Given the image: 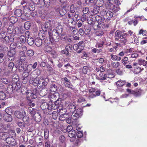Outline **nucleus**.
Returning a JSON list of instances; mask_svg holds the SVG:
<instances>
[{
	"instance_id": "f257e3e1",
	"label": "nucleus",
	"mask_w": 147,
	"mask_h": 147,
	"mask_svg": "<svg viewBox=\"0 0 147 147\" xmlns=\"http://www.w3.org/2000/svg\"><path fill=\"white\" fill-rule=\"evenodd\" d=\"M49 34L50 39L51 41L56 42L59 41L60 34L57 33L56 30H53L51 32H49Z\"/></svg>"
},
{
	"instance_id": "f03ea898",
	"label": "nucleus",
	"mask_w": 147,
	"mask_h": 147,
	"mask_svg": "<svg viewBox=\"0 0 147 147\" xmlns=\"http://www.w3.org/2000/svg\"><path fill=\"white\" fill-rule=\"evenodd\" d=\"M95 19L98 23L97 27L100 28H103L105 27L104 17L102 16L97 15L95 17Z\"/></svg>"
},
{
	"instance_id": "7ed1b4c3",
	"label": "nucleus",
	"mask_w": 147,
	"mask_h": 147,
	"mask_svg": "<svg viewBox=\"0 0 147 147\" xmlns=\"http://www.w3.org/2000/svg\"><path fill=\"white\" fill-rule=\"evenodd\" d=\"M31 65H27L26 63H25V65L24 67V72L23 74V76L25 78L28 77L30 73L32 71V68L31 67Z\"/></svg>"
},
{
	"instance_id": "20e7f679",
	"label": "nucleus",
	"mask_w": 147,
	"mask_h": 147,
	"mask_svg": "<svg viewBox=\"0 0 147 147\" xmlns=\"http://www.w3.org/2000/svg\"><path fill=\"white\" fill-rule=\"evenodd\" d=\"M44 79L42 77H37L34 79L33 81L30 79V84H33L34 86H36L37 85L41 84L42 81Z\"/></svg>"
},
{
	"instance_id": "39448f33",
	"label": "nucleus",
	"mask_w": 147,
	"mask_h": 147,
	"mask_svg": "<svg viewBox=\"0 0 147 147\" xmlns=\"http://www.w3.org/2000/svg\"><path fill=\"white\" fill-rule=\"evenodd\" d=\"M114 77L115 75L112 70L110 69H108L107 70V74H104L103 77L101 78V79L102 80H106L107 78H114Z\"/></svg>"
},
{
	"instance_id": "423d86ee",
	"label": "nucleus",
	"mask_w": 147,
	"mask_h": 147,
	"mask_svg": "<svg viewBox=\"0 0 147 147\" xmlns=\"http://www.w3.org/2000/svg\"><path fill=\"white\" fill-rule=\"evenodd\" d=\"M64 85L67 87L71 89H73L74 88L73 86L70 82V80L67 78L65 77L62 79Z\"/></svg>"
},
{
	"instance_id": "0eeeda50",
	"label": "nucleus",
	"mask_w": 147,
	"mask_h": 147,
	"mask_svg": "<svg viewBox=\"0 0 147 147\" xmlns=\"http://www.w3.org/2000/svg\"><path fill=\"white\" fill-rule=\"evenodd\" d=\"M66 105L71 112L73 113L76 110V107L74 103L70 102H66Z\"/></svg>"
},
{
	"instance_id": "6e6552de",
	"label": "nucleus",
	"mask_w": 147,
	"mask_h": 147,
	"mask_svg": "<svg viewBox=\"0 0 147 147\" xmlns=\"http://www.w3.org/2000/svg\"><path fill=\"white\" fill-rule=\"evenodd\" d=\"M106 8L115 13L117 12L120 10V8L119 6H116L113 4L111 5H107V7Z\"/></svg>"
},
{
	"instance_id": "1a4fd4ad",
	"label": "nucleus",
	"mask_w": 147,
	"mask_h": 147,
	"mask_svg": "<svg viewBox=\"0 0 147 147\" xmlns=\"http://www.w3.org/2000/svg\"><path fill=\"white\" fill-rule=\"evenodd\" d=\"M25 114V112L23 110H21L20 111H16L15 113V116L19 119L22 118Z\"/></svg>"
},
{
	"instance_id": "9d476101",
	"label": "nucleus",
	"mask_w": 147,
	"mask_h": 147,
	"mask_svg": "<svg viewBox=\"0 0 147 147\" xmlns=\"http://www.w3.org/2000/svg\"><path fill=\"white\" fill-rule=\"evenodd\" d=\"M5 141L8 144L14 146L16 145V142L14 139L12 137H9L5 140Z\"/></svg>"
},
{
	"instance_id": "9b49d317",
	"label": "nucleus",
	"mask_w": 147,
	"mask_h": 147,
	"mask_svg": "<svg viewBox=\"0 0 147 147\" xmlns=\"http://www.w3.org/2000/svg\"><path fill=\"white\" fill-rule=\"evenodd\" d=\"M32 119L37 122H39L41 119V116L40 114L38 112H37L33 116Z\"/></svg>"
},
{
	"instance_id": "f8f14e48",
	"label": "nucleus",
	"mask_w": 147,
	"mask_h": 147,
	"mask_svg": "<svg viewBox=\"0 0 147 147\" xmlns=\"http://www.w3.org/2000/svg\"><path fill=\"white\" fill-rule=\"evenodd\" d=\"M3 119L8 122H11L12 120V118L9 113H5L3 116Z\"/></svg>"
},
{
	"instance_id": "ddd939ff",
	"label": "nucleus",
	"mask_w": 147,
	"mask_h": 147,
	"mask_svg": "<svg viewBox=\"0 0 147 147\" xmlns=\"http://www.w3.org/2000/svg\"><path fill=\"white\" fill-rule=\"evenodd\" d=\"M50 24L48 22H46L42 27V30L44 32H46L49 30H51Z\"/></svg>"
},
{
	"instance_id": "4468645a",
	"label": "nucleus",
	"mask_w": 147,
	"mask_h": 147,
	"mask_svg": "<svg viewBox=\"0 0 147 147\" xmlns=\"http://www.w3.org/2000/svg\"><path fill=\"white\" fill-rule=\"evenodd\" d=\"M19 56L22 61H24L25 60L26 56L24 51H20Z\"/></svg>"
},
{
	"instance_id": "2eb2a0df",
	"label": "nucleus",
	"mask_w": 147,
	"mask_h": 147,
	"mask_svg": "<svg viewBox=\"0 0 147 147\" xmlns=\"http://www.w3.org/2000/svg\"><path fill=\"white\" fill-rule=\"evenodd\" d=\"M58 95V94L56 93H55L53 94H51V100L52 101H53L54 102H57V100L58 98L57 96Z\"/></svg>"
},
{
	"instance_id": "dca6fc26",
	"label": "nucleus",
	"mask_w": 147,
	"mask_h": 147,
	"mask_svg": "<svg viewBox=\"0 0 147 147\" xmlns=\"http://www.w3.org/2000/svg\"><path fill=\"white\" fill-rule=\"evenodd\" d=\"M22 11L20 9H17L14 12V15L17 17H20L22 15Z\"/></svg>"
},
{
	"instance_id": "f3484780",
	"label": "nucleus",
	"mask_w": 147,
	"mask_h": 147,
	"mask_svg": "<svg viewBox=\"0 0 147 147\" xmlns=\"http://www.w3.org/2000/svg\"><path fill=\"white\" fill-rule=\"evenodd\" d=\"M35 43L37 47H40L42 44V40L39 38H37L35 40Z\"/></svg>"
},
{
	"instance_id": "a211bd4d",
	"label": "nucleus",
	"mask_w": 147,
	"mask_h": 147,
	"mask_svg": "<svg viewBox=\"0 0 147 147\" xmlns=\"http://www.w3.org/2000/svg\"><path fill=\"white\" fill-rule=\"evenodd\" d=\"M68 136L70 138H71L70 140L71 141H73V140H71V139H73V138L75 139V138L74 137V136L76 134V132L74 130H72L71 131L68 132Z\"/></svg>"
},
{
	"instance_id": "6ab92c4d",
	"label": "nucleus",
	"mask_w": 147,
	"mask_h": 147,
	"mask_svg": "<svg viewBox=\"0 0 147 147\" xmlns=\"http://www.w3.org/2000/svg\"><path fill=\"white\" fill-rule=\"evenodd\" d=\"M121 32H122L119 30H117L115 32V40H118L120 38Z\"/></svg>"
},
{
	"instance_id": "aec40b11",
	"label": "nucleus",
	"mask_w": 147,
	"mask_h": 147,
	"mask_svg": "<svg viewBox=\"0 0 147 147\" xmlns=\"http://www.w3.org/2000/svg\"><path fill=\"white\" fill-rule=\"evenodd\" d=\"M143 70V68H141L140 67H135L134 72L135 74H137L141 72Z\"/></svg>"
},
{
	"instance_id": "412c9836",
	"label": "nucleus",
	"mask_w": 147,
	"mask_h": 147,
	"mask_svg": "<svg viewBox=\"0 0 147 147\" xmlns=\"http://www.w3.org/2000/svg\"><path fill=\"white\" fill-rule=\"evenodd\" d=\"M84 47L80 44H75L73 46V49L75 50H77L79 49H83Z\"/></svg>"
},
{
	"instance_id": "4be33fe9",
	"label": "nucleus",
	"mask_w": 147,
	"mask_h": 147,
	"mask_svg": "<svg viewBox=\"0 0 147 147\" xmlns=\"http://www.w3.org/2000/svg\"><path fill=\"white\" fill-rule=\"evenodd\" d=\"M105 12L106 13V16L107 19H110L112 17L113 13L112 12L109 10L107 11H105Z\"/></svg>"
},
{
	"instance_id": "5701e85b",
	"label": "nucleus",
	"mask_w": 147,
	"mask_h": 147,
	"mask_svg": "<svg viewBox=\"0 0 147 147\" xmlns=\"http://www.w3.org/2000/svg\"><path fill=\"white\" fill-rule=\"evenodd\" d=\"M26 123H24V122L18 121L16 123L19 127L21 129H23L26 126V125H27L26 124Z\"/></svg>"
},
{
	"instance_id": "b1692460",
	"label": "nucleus",
	"mask_w": 147,
	"mask_h": 147,
	"mask_svg": "<svg viewBox=\"0 0 147 147\" xmlns=\"http://www.w3.org/2000/svg\"><path fill=\"white\" fill-rule=\"evenodd\" d=\"M15 90V87L13 86V84L12 85H9L7 87V90L9 93H11L13 90Z\"/></svg>"
},
{
	"instance_id": "393cba45",
	"label": "nucleus",
	"mask_w": 147,
	"mask_h": 147,
	"mask_svg": "<svg viewBox=\"0 0 147 147\" xmlns=\"http://www.w3.org/2000/svg\"><path fill=\"white\" fill-rule=\"evenodd\" d=\"M16 53V51L14 50H11L8 52L7 55L9 57H13L14 56Z\"/></svg>"
},
{
	"instance_id": "a878e982",
	"label": "nucleus",
	"mask_w": 147,
	"mask_h": 147,
	"mask_svg": "<svg viewBox=\"0 0 147 147\" xmlns=\"http://www.w3.org/2000/svg\"><path fill=\"white\" fill-rule=\"evenodd\" d=\"M28 7V8H27V9H28L30 10V11H33L34 10V5H33L32 4H27L26 5V7Z\"/></svg>"
},
{
	"instance_id": "bb28decb",
	"label": "nucleus",
	"mask_w": 147,
	"mask_h": 147,
	"mask_svg": "<svg viewBox=\"0 0 147 147\" xmlns=\"http://www.w3.org/2000/svg\"><path fill=\"white\" fill-rule=\"evenodd\" d=\"M37 90L35 89L33 91V93H30V96L29 97H31V98L32 99H34L36 98V92Z\"/></svg>"
},
{
	"instance_id": "cd10ccee",
	"label": "nucleus",
	"mask_w": 147,
	"mask_h": 147,
	"mask_svg": "<svg viewBox=\"0 0 147 147\" xmlns=\"http://www.w3.org/2000/svg\"><path fill=\"white\" fill-rule=\"evenodd\" d=\"M29 110L30 112V113L32 115V117H33V116H34V115L37 112L36 110L34 108H32L31 107H29Z\"/></svg>"
},
{
	"instance_id": "c85d7f7f",
	"label": "nucleus",
	"mask_w": 147,
	"mask_h": 147,
	"mask_svg": "<svg viewBox=\"0 0 147 147\" xmlns=\"http://www.w3.org/2000/svg\"><path fill=\"white\" fill-rule=\"evenodd\" d=\"M27 42L28 45L31 46L34 43L33 38L31 37H29L27 39Z\"/></svg>"
},
{
	"instance_id": "c756f323",
	"label": "nucleus",
	"mask_w": 147,
	"mask_h": 147,
	"mask_svg": "<svg viewBox=\"0 0 147 147\" xmlns=\"http://www.w3.org/2000/svg\"><path fill=\"white\" fill-rule=\"evenodd\" d=\"M83 110L80 108H78L76 111V113L80 117H81L83 115Z\"/></svg>"
},
{
	"instance_id": "7c9ffc66",
	"label": "nucleus",
	"mask_w": 147,
	"mask_h": 147,
	"mask_svg": "<svg viewBox=\"0 0 147 147\" xmlns=\"http://www.w3.org/2000/svg\"><path fill=\"white\" fill-rule=\"evenodd\" d=\"M57 88L56 85L55 84H53L51 86L50 91L51 92H55L57 90Z\"/></svg>"
},
{
	"instance_id": "2f4dec72",
	"label": "nucleus",
	"mask_w": 147,
	"mask_h": 147,
	"mask_svg": "<svg viewBox=\"0 0 147 147\" xmlns=\"http://www.w3.org/2000/svg\"><path fill=\"white\" fill-rule=\"evenodd\" d=\"M62 26L61 25H59L56 27V29L55 30H57V33L60 34L62 31ZM54 30H55L54 29Z\"/></svg>"
},
{
	"instance_id": "473e14b6",
	"label": "nucleus",
	"mask_w": 147,
	"mask_h": 147,
	"mask_svg": "<svg viewBox=\"0 0 147 147\" xmlns=\"http://www.w3.org/2000/svg\"><path fill=\"white\" fill-rule=\"evenodd\" d=\"M48 22L50 24V28L51 30L53 28L55 27L56 26V25L57 24V23L53 20L49 21V22Z\"/></svg>"
},
{
	"instance_id": "72a5a7b5",
	"label": "nucleus",
	"mask_w": 147,
	"mask_h": 147,
	"mask_svg": "<svg viewBox=\"0 0 147 147\" xmlns=\"http://www.w3.org/2000/svg\"><path fill=\"white\" fill-rule=\"evenodd\" d=\"M9 20L11 23L15 24L17 22L18 18L15 17H11L10 18Z\"/></svg>"
},
{
	"instance_id": "f704fd0d",
	"label": "nucleus",
	"mask_w": 147,
	"mask_h": 147,
	"mask_svg": "<svg viewBox=\"0 0 147 147\" xmlns=\"http://www.w3.org/2000/svg\"><path fill=\"white\" fill-rule=\"evenodd\" d=\"M111 59L113 61L117 60L119 61L121 59V57H118L117 56L115 55H111Z\"/></svg>"
},
{
	"instance_id": "c9c22d12",
	"label": "nucleus",
	"mask_w": 147,
	"mask_h": 147,
	"mask_svg": "<svg viewBox=\"0 0 147 147\" xmlns=\"http://www.w3.org/2000/svg\"><path fill=\"white\" fill-rule=\"evenodd\" d=\"M23 121L24 123H26V124L27 125L28 124L29 119L28 116H24L23 118Z\"/></svg>"
},
{
	"instance_id": "e433bc0d",
	"label": "nucleus",
	"mask_w": 147,
	"mask_h": 147,
	"mask_svg": "<svg viewBox=\"0 0 147 147\" xmlns=\"http://www.w3.org/2000/svg\"><path fill=\"white\" fill-rule=\"evenodd\" d=\"M48 103L47 102H44L42 103L40 105L41 109L43 110H45L47 109Z\"/></svg>"
},
{
	"instance_id": "4c0bfd02",
	"label": "nucleus",
	"mask_w": 147,
	"mask_h": 147,
	"mask_svg": "<svg viewBox=\"0 0 147 147\" xmlns=\"http://www.w3.org/2000/svg\"><path fill=\"white\" fill-rule=\"evenodd\" d=\"M125 82V81L119 80L117 82L116 84L117 86L121 87L123 86Z\"/></svg>"
},
{
	"instance_id": "58836bf2",
	"label": "nucleus",
	"mask_w": 147,
	"mask_h": 147,
	"mask_svg": "<svg viewBox=\"0 0 147 147\" xmlns=\"http://www.w3.org/2000/svg\"><path fill=\"white\" fill-rule=\"evenodd\" d=\"M26 54L28 56L31 57L34 55V52L32 50H28L27 51Z\"/></svg>"
},
{
	"instance_id": "ea45409f",
	"label": "nucleus",
	"mask_w": 147,
	"mask_h": 147,
	"mask_svg": "<svg viewBox=\"0 0 147 147\" xmlns=\"http://www.w3.org/2000/svg\"><path fill=\"white\" fill-rule=\"evenodd\" d=\"M30 26L31 24L29 22H26L24 24V28L26 30L29 29L30 28Z\"/></svg>"
},
{
	"instance_id": "a19ab883",
	"label": "nucleus",
	"mask_w": 147,
	"mask_h": 147,
	"mask_svg": "<svg viewBox=\"0 0 147 147\" xmlns=\"http://www.w3.org/2000/svg\"><path fill=\"white\" fill-rule=\"evenodd\" d=\"M19 38L20 42L22 43H24L26 42V39L24 35H22L20 36L19 37Z\"/></svg>"
},
{
	"instance_id": "79ce46f5",
	"label": "nucleus",
	"mask_w": 147,
	"mask_h": 147,
	"mask_svg": "<svg viewBox=\"0 0 147 147\" xmlns=\"http://www.w3.org/2000/svg\"><path fill=\"white\" fill-rule=\"evenodd\" d=\"M13 87H15V90L16 89V90H19L21 87L20 85L18 83L13 84Z\"/></svg>"
},
{
	"instance_id": "37998d69",
	"label": "nucleus",
	"mask_w": 147,
	"mask_h": 147,
	"mask_svg": "<svg viewBox=\"0 0 147 147\" xmlns=\"http://www.w3.org/2000/svg\"><path fill=\"white\" fill-rule=\"evenodd\" d=\"M104 3L103 0H97L96 3L99 7L102 6Z\"/></svg>"
},
{
	"instance_id": "c03bdc74",
	"label": "nucleus",
	"mask_w": 147,
	"mask_h": 147,
	"mask_svg": "<svg viewBox=\"0 0 147 147\" xmlns=\"http://www.w3.org/2000/svg\"><path fill=\"white\" fill-rule=\"evenodd\" d=\"M6 97L5 94L2 91H0V100L4 99Z\"/></svg>"
},
{
	"instance_id": "a18cd8bd",
	"label": "nucleus",
	"mask_w": 147,
	"mask_h": 147,
	"mask_svg": "<svg viewBox=\"0 0 147 147\" xmlns=\"http://www.w3.org/2000/svg\"><path fill=\"white\" fill-rule=\"evenodd\" d=\"M90 67L87 66H85L83 67L82 71L84 73L86 74L87 73L88 71L89 70Z\"/></svg>"
},
{
	"instance_id": "49530a36",
	"label": "nucleus",
	"mask_w": 147,
	"mask_h": 147,
	"mask_svg": "<svg viewBox=\"0 0 147 147\" xmlns=\"http://www.w3.org/2000/svg\"><path fill=\"white\" fill-rule=\"evenodd\" d=\"M145 60L142 59H138V64L140 65H142L144 66L145 65Z\"/></svg>"
},
{
	"instance_id": "de8ad7c7",
	"label": "nucleus",
	"mask_w": 147,
	"mask_h": 147,
	"mask_svg": "<svg viewBox=\"0 0 147 147\" xmlns=\"http://www.w3.org/2000/svg\"><path fill=\"white\" fill-rule=\"evenodd\" d=\"M13 27L12 26H9L7 30V31L9 34L13 33Z\"/></svg>"
},
{
	"instance_id": "09e8293b",
	"label": "nucleus",
	"mask_w": 147,
	"mask_h": 147,
	"mask_svg": "<svg viewBox=\"0 0 147 147\" xmlns=\"http://www.w3.org/2000/svg\"><path fill=\"white\" fill-rule=\"evenodd\" d=\"M146 30H143V29H142L139 31V35L142 34V35L143 36H146Z\"/></svg>"
},
{
	"instance_id": "8fccbe9b",
	"label": "nucleus",
	"mask_w": 147,
	"mask_h": 147,
	"mask_svg": "<svg viewBox=\"0 0 147 147\" xmlns=\"http://www.w3.org/2000/svg\"><path fill=\"white\" fill-rule=\"evenodd\" d=\"M25 63H24L22 65L19 66L18 67V70L20 72H22L24 70V67L25 66Z\"/></svg>"
},
{
	"instance_id": "3c124183",
	"label": "nucleus",
	"mask_w": 147,
	"mask_h": 147,
	"mask_svg": "<svg viewBox=\"0 0 147 147\" xmlns=\"http://www.w3.org/2000/svg\"><path fill=\"white\" fill-rule=\"evenodd\" d=\"M120 64L119 62H113L111 63V66L113 68H116L119 67Z\"/></svg>"
},
{
	"instance_id": "603ef678",
	"label": "nucleus",
	"mask_w": 147,
	"mask_h": 147,
	"mask_svg": "<svg viewBox=\"0 0 147 147\" xmlns=\"http://www.w3.org/2000/svg\"><path fill=\"white\" fill-rule=\"evenodd\" d=\"M45 6L47 7H48L50 5V0H43Z\"/></svg>"
},
{
	"instance_id": "864d4df0",
	"label": "nucleus",
	"mask_w": 147,
	"mask_h": 147,
	"mask_svg": "<svg viewBox=\"0 0 147 147\" xmlns=\"http://www.w3.org/2000/svg\"><path fill=\"white\" fill-rule=\"evenodd\" d=\"M58 116V113L56 111H53L52 113V117L54 119H56L57 118Z\"/></svg>"
},
{
	"instance_id": "5fc2aeb1",
	"label": "nucleus",
	"mask_w": 147,
	"mask_h": 147,
	"mask_svg": "<svg viewBox=\"0 0 147 147\" xmlns=\"http://www.w3.org/2000/svg\"><path fill=\"white\" fill-rule=\"evenodd\" d=\"M49 82V79L48 78H45L43 82H42L41 84L43 86H45L47 85Z\"/></svg>"
},
{
	"instance_id": "6e6d98bb",
	"label": "nucleus",
	"mask_w": 147,
	"mask_h": 147,
	"mask_svg": "<svg viewBox=\"0 0 147 147\" xmlns=\"http://www.w3.org/2000/svg\"><path fill=\"white\" fill-rule=\"evenodd\" d=\"M57 102H56L54 103H50L51 106H52V109H55L57 108Z\"/></svg>"
},
{
	"instance_id": "4d7b16f0",
	"label": "nucleus",
	"mask_w": 147,
	"mask_h": 147,
	"mask_svg": "<svg viewBox=\"0 0 147 147\" xmlns=\"http://www.w3.org/2000/svg\"><path fill=\"white\" fill-rule=\"evenodd\" d=\"M39 38H40L42 40H44L45 38V34L44 33L39 34Z\"/></svg>"
},
{
	"instance_id": "13d9d810",
	"label": "nucleus",
	"mask_w": 147,
	"mask_h": 147,
	"mask_svg": "<svg viewBox=\"0 0 147 147\" xmlns=\"http://www.w3.org/2000/svg\"><path fill=\"white\" fill-rule=\"evenodd\" d=\"M89 9L88 7H85L83 8L82 12L84 14H86L88 13L89 11Z\"/></svg>"
},
{
	"instance_id": "bf43d9fd",
	"label": "nucleus",
	"mask_w": 147,
	"mask_h": 147,
	"mask_svg": "<svg viewBox=\"0 0 147 147\" xmlns=\"http://www.w3.org/2000/svg\"><path fill=\"white\" fill-rule=\"evenodd\" d=\"M16 47V43H11L10 45L11 50H14Z\"/></svg>"
},
{
	"instance_id": "052dcab7",
	"label": "nucleus",
	"mask_w": 147,
	"mask_h": 147,
	"mask_svg": "<svg viewBox=\"0 0 147 147\" xmlns=\"http://www.w3.org/2000/svg\"><path fill=\"white\" fill-rule=\"evenodd\" d=\"M14 66V63L13 62H10L8 64V67L10 69H11V71H13V68Z\"/></svg>"
},
{
	"instance_id": "680f3d73",
	"label": "nucleus",
	"mask_w": 147,
	"mask_h": 147,
	"mask_svg": "<svg viewBox=\"0 0 147 147\" xmlns=\"http://www.w3.org/2000/svg\"><path fill=\"white\" fill-rule=\"evenodd\" d=\"M107 2L105 4V6L107 7V5H111L114 2V0H107Z\"/></svg>"
},
{
	"instance_id": "e2e57ef3",
	"label": "nucleus",
	"mask_w": 147,
	"mask_h": 147,
	"mask_svg": "<svg viewBox=\"0 0 147 147\" xmlns=\"http://www.w3.org/2000/svg\"><path fill=\"white\" fill-rule=\"evenodd\" d=\"M61 53L67 56L69 55V54L68 50L66 49L62 51Z\"/></svg>"
},
{
	"instance_id": "0e129e2a",
	"label": "nucleus",
	"mask_w": 147,
	"mask_h": 147,
	"mask_svg": "<svg viewBox=\"0 0 147 147\" xmlns=\"http://www.w3.org/2000/svg\"><path fill=\"white\" fill-rule=\"evenodd\" d=\"M66 112V110L65 108H64L61 111L59 112V114H61V115H65V113Z\"/></svg>"
},
{
	"instance_id": "69168bd1",
	"label": "nucleus",
	"mask_w": 147,
	"mask_h": 147,
	"mask_svg": "<svg viewBox=\"0 0 147 147\" xmlns=\"http://www.w3.org/2000/svg\"><path fill=\"white\" fill-rule=\"evenodd\" d=\"M128 35L126 33H123L121 32L120 38L122 39H124Z\"/></svg>"
},
{
	"instance_id": "338daca9",
	"label": "nucleus",
	"mask_w": 147,
	"mask_h": 147,
	"mask_svg": "<svg viewBox=\"0 0 147 147\" xmlns=\"http://www.w3.org/2000/svg\"><path fill=\"white\" fill-rule=\"evenodd\" d=\"M79 117H80L77 115V114L76 113H75L74 115L72 116V118L74 120H76Z\"/></svg>"
},
{
	"instance_id": "774afa93",
	"label": "nucleus",
	"mask_w": 147,
	"mask_h": 147,
	"mask_svg": "<svg viewBox=\"0 0 147 147\" xmlns=\"http://www.w3.org/2000/svg\"><path fill=\"white\" fill-rule=\"evenodd\" d=\"M73 48V46L71 45H67L65 47V49H67L68 51L69 50H71Z\"/></svg>"
}]
</instances>
